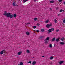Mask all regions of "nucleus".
Segmentation results:
<instances>
[{
  "mask_svg": "<svg viewBox=\"0 0 65 65\" xmlns=\"http://www.w3.org/2000/svg\"><path fill=\"white\" fill-rule=\"evenodd\" d=\"M51 29V31H54V28H52Z\"/></svg>",
  "mask_w": 65,
  "mask_h": 65,
  "instance_id": "nucleus-19",
  "label": "nucleus"
},
{
  "mask_svg": "<svg viewBox=\"0 0 65 65\" xmlns=\"http://www.w3.org/2000/svg\"><path fill=\"white\" fill-rule=\"evenodd\" d=\"M49 33H51V32H52V30H51V29H49L48 30V31Z\"/></svg>",
  "mask_w": 65,
  "mask_h": 65,
  "instance_id": "nucleus-7",
  "label": "nucleus"
},
{
  "mask_svg": "<svg viewBox=\"0 0 65 65\" xmlns=\"http://www.w3.org/2000/svg\"><path fill=\"white\" fill-rule=\"evenodd\" d=\"M33 58H34V57H33Z\"/></svg>",
  "mask_w": 65,
  "mask_h": 65,
  "instance_id": "nucleus-49",
  "label": "nucleus"
},
{
  "mask_svg": "<svg viewBox=\"0 0 65 65\" xmlns=\"http://www.w3.org/2000/svg\"><path fill=\"white\" fill-rule=\"evenodd\" d=\"M37 18H35L34 19V21H36V20H37Z\"/></svg>",
  "mask_w": 65,
  "mask_h": 65,
  "instance_id": "nucleus-32",
  "label": "nucleus"
},
{
  "mask_svg": "<svg viewBox=\"0 0 65 65\" xmlns=\"http://www.w3.org/2000/svg\"><path fill=\"white\" fill-rule=\"evenodd\" d=\"M44 41H45V42H44L45 43H47V41H46V40L45 41V40H44Z\"/></svg>",
  "mask_w": 65,
  "mask_h": 65,
  "instance_id": "nucleus-27",
  "label": "nucleus"
},
{
  "mask_svg": "<svg viewBox=\"0 0 65 65\" xmlns=\"http://www.w3.org/2000/svg\"><path fill=\"white\" fill-rule=\"evenodd\" d=\"M33 27H34V29H35V28H36V26H34Z\"/></svg>",
  "mask_w": 65,
  "mask_h": 65,
  "instance_id": "nucleus-28",
  "label": "nucleus"
},
{
  "mask_svg": "<svg viewBox=\"0 0 65 65\" xmlns=\"http://www.w3.org/2000/svg\"><path fill=\"white\" fill-rule=\"evenodd\" d=\"M62 11H64V10H62Z\"/></svg>",
  "mask_w": 65,
  "mask_h": 65,
  "instance_id": "nucleus-44",
  "label": "nucleus"
},
{
  "mask_svg": "<svg viewBox=\"0 0 65 65\" xmlns=\"http://www.w3.org/2000/svg\"><path fill=\"white\" fill-rule=\"evenodd\" d=\"M41 32H44V29H41Z\"/></svg>",
  "mask_w": 65,
  "mask_h": 65,
  "instance_id": "nucleus-15",
  "label": "nucleus"
},
{
  "mask_svg": "<svg viewBox=\"0 0 65 65\" xmlns=\"http://www.w3.org/2000/svg\"><path fill=\"white\" fill-rule=\"evenodd\" d=\"M54 1H50V3H54Z\"/></svg>",
  "mask_w": 65,
  "mask_h": 65,
  "instance_id": "nucleus-20",
  "label": "nucleus"
},
{
  "mask_svg": "<svg viewBox=\"0 0 65 65\" xmlns=\"http://www.w3.org/2000/svg\"><path fill=\"white\" fill-rule=\"evenodd\" d=\"M62 9H61L60 10V12H62Z\"/></svg>",
  "mask_w": 65,
  "mask_h": 65,
  "instance_id": "nucleus-38",
  "label": "nucleus"
},
{
  "mask_svg": "<svg viewBox=\"0 0 65 65\" xmlns=\"http://www.w3.org/2000/svg\"><path fill=\"white\" fill-rule=\"evenodd\" d=\"M50 10H51V9H52V8H50Z\"/></svg>",
  "mask_w": 65,
  "mask_h": 65,
  "instance_id": "nucleus-46",
  "label": "nucleus"
},
{
  "mask_svg": "<svg viewBox=\"0 0 65 65\" xmlns=\"http://www.w3.org/2000/svg\"><path fill=\"white\" fill-rule=\"evenodd\" d=\"M0 43H1V42L0 41Z\"/></svg>",
  "mask_w": 65,
  "mask_h": 65,
  "instance_id": "nucleus-48",
  "label": "nucleus"
},
{
  "mask_svg": "<svg viewBox=\"0 0 65 65\" xmlns=\"http://www.w3.org/2000/svg\"><path fill=\"white\" fill-rule=\"evenodd\" d=\"M28 0H25L24 1H23V3H25V2H26V1H27Z\"/></svg>",
  "mask_w": 65,
  "mask_h": 65,
  "instance_id": "nucleus-16",
  "label": "nucleus"
},
{
  "mask_svg": "<svg viewBox=\"0 0 65 65\" xmlns=\"http://www.w3.org/2000/svg\"><path fill=\"white\" fill-rule=\"evenodd\" d=\"M58 16H59V15H60V14H58Z\"/></svg>",
  "mask_w": 65,
  "mask_h": 65,
  "instance_id": "nucleus-47",
  "label": "nucleus"
},
{
  "mask_svg": "<svg viewBox=\"0 0 65 65\" xmlns=\"http://www.w3.org/2000/svg\"><path fill=\"white\" fill-rule=\"evenodd\" d=\"M54 21L55 22V23H57V21L56 20V19H55L54 20Z\"/></svg>",
  "mask_w": 65,
  "mask_h": 65,
  "instance_id": "nucleus-24",
  "label": "nucleus"
},
{
  "mask_svg": "<svg viewBox=\"0 0 65 65\" xmlns=\"http://www.w3.org/2000/svg\"><path fill=\"white\" fill-rule=\"evenodd\" d=\"M63 3H64V4H65V2H63Z\"/></svg>",
  "mask_w": 65,
  "mask_h": 65,
  "instance_id": "nucleus-43",
  "label": "nucleus"
},
{
  "mask_svg": "<svg viewBox=\"0 0 65 65\" xmlns=\"http://www.w3.org/2000/svg\"><path fill=\"white\" fill-rule=\"evenodd\" d=\"M26 34L27 35H29L30 34V32L29 31H27L26 32Z\"/></svg>",
  "mask_w": 65,
  "mask_h": 65,
  "instance_id": "nucleus-11",
  "label": "nucleus"
},
{
  "mask_svg": "<svg viewBox=\"0 0 65 65\" xmlns=\"http://www.w3.org/2000/svg\"><path fill=\"white\" fill-rule=\"evenodd\" d=\"M59 9V8H58V7H57L56 8V9Z\"/></svg>",
  "mask_w": 65,
  "mask_h": 65,
  "instance_id": "nucleus-40",
  "label": "nucleus"
},
{
  "mask_svg": "<svg viewBox=\"0 0 65 65\" xmlns=\"http://www.w3.org/2000/svg\"><path fill=\"white\" fill-rule=\"evenodd\" d=\"M34 2H36V0H34Z\"/></svg>",
  "mask_w": 65,
  "mask_h": 65,
  "instance_id": "nucleus-39",
  "label": "nucleus"
},
{
  "mask_svg": "<svg viewBox=\"0 0 65 65\" xmlns=\"http://www.w3.org/2000/svg\"><path fill=\"white\" fill-rule=\"evenodd\" d=\"M40 25V24H39L38 23H37V26H39Z\"/></svg>",
  "mask_w": 65,
  "mask_h": 65,
  "instance_id": "nucleus-31",
  "label": "nucleus"
},
{
  "mask_svg": "<svg viewBox=\"0 0 65 65\" xmlns=\"http://www.w3.org/2000/svg\"><path fill=\"white\" fill-rule=\"evenodd\" d=\"M54 46H55V44H54Z\"/></svg>",
  "mask_w": 65,
  "mask_h": 65,
  "instance_id": "nucleus-45",
  "label": "nucleus"
},
{
  "mask_svg": "<svg viewBox=\"0 0 65 65\" xmlns=\"http://www.w3.org/2000/svg\"><path fill=\"white\" fill-rule=\"evenodd\" d=\"M40 38H43V37H40Z\"/></svg>",
  "mask_w": 65,
  "mask_h": 65,
  "instance_id": "nucleus-41",
  "label": "nucleus"
},
{
  "mask_svg": "<svg viewBox=\"0 0 65 65\" xmlns=\"http://www.w3.org/2000/svg\"><path fill=\"white\" fill-rule=\"evenodd\" d=\"M65 38L64 37H63L62 38H61V40L62 41H64V39Z\"/></svg>",
  "mask_w": 65,
  "mask_h": 65,
  "instance_id": "nucleus-6",
  "label": "nucleus"
},
{
  "mask_svg": "<svg viewBox=\"0 0 65 65\" xmlns=\"http://www.w3.org/2000/svg\"><path fill=\"white\" fill-rule=\"evenodd\" d=\"M17 6H18V5H17Z\"/></svg>",
  "mask_w": 65,
  "mask_h": 65,
  "instance_id": "nucleus-50",
  "label": "nucleus"
},
{
  "mask_svg": "<svg viewBox=\"0 0 65 65\" xmlns=\"http://www.w3.org/2000/svg\"><path fill=\"white\" fill-rule=\"evenodd\" d=\"M50 47H52V44H50Z\"/></svg>",
  "mask_w": 65,
  "mask_h": 65,
  "instance_id": "nucleus-26",
  "label": "nucleus"
},
{
  "mask_svg": "<svg viewBox=\"0 0 65 65\" xmlns=\"http://www.w3.org/2000/svg\"><path fill=\"white\" fill-rule=\"evenodd\" d=\"M10 13H7L6 11H5L4 13V15L7 16V17L9 18V15H10Z\"/></svg>",
  "mask_w": 65,
  "mask_h": 65,
  "instance_id": "nucleus-1",
  "label": "nucleus"
},
{
  "mask_svg": "<svg viewBox=\"0 0 65 65\" xmlns=\"http://www.w3.org/2000/svg\"><path fill=\"white\" fill-rule=\"evenodd\" d=\"M54 58V57L53 56H51L50 57V59H52Z\"/></svg>",
  "mask_w": 65,
  "mask_h": 65,
  "instance_id": "nucleus-21",
  "label": "nucleus"
},
{
  "mask_svg": "<svg viewBox=\"0 0 65 65\" xmlns=\"http://www.w3.org/2000/svg\"><path fill=\"white\" fill-rule=\"evenodd\" d=\"M59 31V29H57L56 30V32H58V31Z\"/></svg>",
  "mask_w": 65,
  "mask_h": 65,
  "instance_id": "nucleus-33",
  "label": "nucleus"
},
{
  "mask_svg": "<svg viewBox=\"0 0 65 65\" xmlns=\"http://www.w3.org/2000/svg\"><path fill=\"white\" fill-rule=\"evenodd\" d=\"M36 62L35 61H34L32 63V64L33 65H35V64H36Z\"/></svg>",
  "mask_w": 65,
  "mask_h": 65,
  "instance_id": "nucleus-9",
  "label": "nucleus"
},
{
  "mask_svg": "<svg viewBox=\"0 0 65 65\" xmlns=\"http://www.w3.org/2000/svg\"><path fill=\"white\" fill-rule=\"evenodd\" d=\"M52 26V24L51 23L49 24H48L46 25V27L48 28L50 27H51Z\"/></svg>",
  "mask_w": 65,
  "mask_h": 65,
  "instance_id": "nucleus-2",
  "label": "nucleus"
},
{
  "mask_svg": "<svg viewBox=\"0 0 65 65\" xmlns=\"http://www.w3.org/2000/svg\"><path fill=\"white\" fill-rule=\"evenodd\" d=\"M50 39V37H47L46 38L45 40V41L46 40H48Z\"/></svg>",
  "mask_w": 65,
  "mask_h": 65,
  "instance_id": "nucleus-3",
  "label": "nucleus"
},
{
  "mask_svg": "<svg viewBox=\"0 0 65 65\" xmlns=\"http://www.w3.org/2000/svg\"><path fill=\"white\" fill-rule=\"evenodd\" d=\"M9 17L10 18H12V17H13V15H10L9 16Z\"/></svg>",
  "mask_w": 65,
  "mask_h": 65,
  "instance_id": "nucleus-10",
  "label": "nucleus"
},
{
  "mask_svg": "<svg viewBox=\"0 0 65 65\" xmlns=\"http://www.w3.org/2000/svg\"><path fill=\"white\" fill-rule=\"evenodd\" d=\"M64 62V61H61L60 62H59V64H62Z\"/></svg>",
  "mask_w": 65,
  "mask_h": 65,
  "instance_id": "nucleus-8",
  "label": "nucleus"
},
{
  "mask_svg": "<svg viewBox=\"0 0 65 65\" xmlns=\"http://www.w3.org/2000/svg\"><path fill=\"white\" fill-rule=\"evenodd\" d=\"M13 6H15V3H13Z\"/></svg>",
  "mask_w": 65,
  "mask_h": 65,
  "instance_id": "nucleus-17",
  "label": "nucleus"
},
{
  "mask_svg": "<svg viewBox=\"0 0 65 65\" xmlns=\"http://www.w3.org/2000/svg\"><path fill=\"white\" fill-rule=\"evenodd\" d=\"M26 25H28V24H30V23H26Z\"/></svg>",
  "mask_w": 65,
  "mask_h": 65,
  "instance_id": "nucleus-29",
  "label": "nucleus"
},
{
  "mask_svg": "<svg viewBox=\"0 0 65 65\" xmlns=\"http://www.w3.org/2000/svg\"><path fill=\"white\" fill-rule=\"evenodd\" d=\"M48 20H47L45 21L46 23H48Z\"/></svg>",
  "mask_w": 65,
  "mask_h": 65,
  "instance_id": "nucleus-22",
  "label": "nucleus"
},
{
  "mask_svg": "<svg viewBox=\"0 0 65 65\" xmlns=\"http://www.w3.org/2000/svg\"><path fill=\"white\" fill-rule=\"evenodd\" d=\"M55 40V38H54L52 39V41H54Z\"/></svg>",
  "mask_w": 65,
  "mask_h": 65,
  "instance_id": "nucleus-14",
  "label": "nucleus"
},
{
  "mask_svg": "<svg viewBox=\"0 0 65 65\" xmlns=\"http://www.w3.org/2000/svg\"><path fill=\"white\" fill-rule=\"evenodd\" d=\"M13 17H14V18H16V17H17V15L15 14H14L13 15Z\"/></svg>",
  "mask_w": 65,
  "mask_h": 65,
  "instance_id": "nucleus-18",
  "label": "nucleus"
},
{
  "mask_svg": "<svg viewBox=\"0 0 65 65\" xmlns=\"http://www.w3.org/2000/svg\"><path fill=\"white\" fill-rule=\"evenodd\" d=\"M65 43H63L62 42H60V44H61V45H64V44H65Z\"/></svg>",
  "mask_w": 65,
  "mask_h": 65,
  "instance_id": "nucleus-4",
  "label": "nucleus"
},
{
  "mask_svg": "<svg viewBox=\"0 0 65 65\" xmlns=\"http://www.w3.org/2000/svg\"><path fill=\"white\" fill-rule=\"evenodd\" d=\"M42 58H43V57H44V56H42Z\"/></svg>",
  "mask_w": 65,
  "mask_h": 65,
  "instance_id": "nucleus-42",
  "label": "nucleus"
},
{
  "mask_svg": "<svg viewBox=\"0 0 65 65\" xmlns=\"http://www.w3.org/2000/svg\"><path fill=\"white\" fill-rule=\"evenodd\" d=\"M18 65H24V64H23V63L22 62H20V64H19Z\"/></svg>",
  "mask_w": 65,
  "mask_h": 65,
  "instance_id": "nucleus-13",
  "label": "nucleus"
},
{
  "mask_svg": "<svg viewBox=\"0 0 65 65\" xmlns=\"http://www.w3.org/2000/svg\"><path fill=\"white\" fill-rule=\"evenodd\" d=\"M63 23H65V19L63 20Z\"/></svg>",
  "mask_w": 65,
  "mask_h": 65,
  "instance_id": "nucleus-30",
  "label": "nucleus"
},
{
  "mask_svg": "<svg viewBox=\"0 0 65 65\" xmlns=\"http://www.w3.org/2000/svg\"><path fill=\"white\" fill-rule=\"evenodd\" d=\"M5 50H3L2 51V52H3V53H5Z\"/></svg>",
  "mask_w": 65,
  "mask_h": 65,
  "instance_id": "nucleus-34",
  "label": "nucleus"
},
{
  "mask_svg": "<svg viewBox=\"0 0 65 65\" xmlns=\"http://www.w3.org/2000/svg\"><path fill=\"white\" fill-rule=\"evenodd\" d=\"M22 52H19L18 53V55H21L22 54Z\"/></svg>",
  "mask_w": 65,
  "mask_h": 65,
  "instance_id": "nucleus-5",
  "label": "nucleus"
},
{
  "mask_svg": "<svg viewBox=\"0 0 65 65\" xmlns=\"http://www.w3.org/2000/svg\"><path fill=\"white\" fill-rule=\"evenodd\" d=\"M31 61H30L28 62V63H30V64H31Z\"/></svg>",
  "mask_w": 65,
  "mask_h": 65,
  "instance_id": "nucleus-35",
  "label": "nucleus"
},
{
  "mask_svg": "<svg viewBox=\"0 0 65 65\" xmlns=\"http://www.w3.org/2000/svg\"><path fill=\"white\" fill-rule=\"evenodd\" d=\"M27 53H30V51H29L28 50H27Z\"/></svg>",
  "mask_w": 65,
  "mask_h": 65,
  "instance_id": "nucleus-25",
  "label": "nucleus"
},
{
  "mask_svg": "<svg viewBox=\"0 0 65 65\" xmlns=\"http://www.w3.org/2000/svg\"><path fill=\"white\" fill-rule=\"evenodd\" d=\"M36 31L37 32H39V30H36Z\"/></svg>",
  "mask_w": 65,
  "mask_h": 65,
  "instance_id": "nucleus-37",
  "label": "nucleus"
},
{
  "mask_svg": "<svg viewBox=\"0 0 65 65\" xmlns=\"http://www.w3.org/2000/svg\"><path fill=\"white\" fill-rule=\"evenodd\" d=\"M59 41V38H57L56 39V41L57 42H58Z\"/></svg>",
  "mask_w": 65,
  "mask_h": 65,
  "instance_id": "nucleus-12",
  "label": "nucleus"
},
{
  "mask_svg": "<svg viewBox=\"0 0 65 65\" xmlns=\"http://www.w3.org/2000/svg\"><path fill=\"white\" fill-rule=\"evenodd\" d=\"M0 54H1V55H2V54H3V51H1V52Z\"/></svg>",
  "mask_w": 65,
  "mask_h": 65,
  "instance_id": "nucleus-23",
  "label": "nucleus"
},
{
  "mask_svg": "<svg viewBox=\"0 0 65 65\" xmlns=\"http://www.w3.org/2000/svg\"><path fill=\"white\" fill-rule=\"evenodd\" d=\"M62 0H59V2H62Z\"/></svg>",
  "mask_w": 65,
  "mask_h": 65,
  "instance_id": "nucleus-36",
  "label": "nucleus"
}]
</instances>
